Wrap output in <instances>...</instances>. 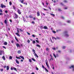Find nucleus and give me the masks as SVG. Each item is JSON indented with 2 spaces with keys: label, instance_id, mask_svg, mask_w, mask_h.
I'll return each instance as SVG.
<instances>
[{
  "label": "nucleus",
  "instance_id": "f257e3e1",
  "mask_svg": "<svg viewBox=\"0 0 74 74\" xmlns=\"http://www.w3.org/2000/svg\"><path fill=\"white\" fill-rule=\"evenodd\" d=\"M17 33H16V34L17 36L18 37H20V35L19 34V28H17Z\"/></svg>",
  "mask_w": 74,
  "mask_h": 74
},
{
  "label": "nucleus",
  "instance_id": "f03ea898",
  "mask_svg": "<svg viewBox=\"0 0 74 74\" xmlns=\"http://www.w3.org/2000/svg\"><path fill=\"white\" fill-rule=\"evenodd\" d=\"M32 51L34 52V56L37 58H38V56L36 53V51L34 49L32 50Z\"/></svg>",
  "mask_w": 74,
  "mask_h": 74
},
{
  "label": "nucleus",
  "instance_id": "7ed1b4c3",
  "mask_svg": "<svg viewBox=\"0 0 74 74\" xmlns=\"http://www.w3.org/2000/svg\"><path fill=\"white\" fill-rule=\"evenodd\" d=\"M67 33H68V32L67 31H65L64 32V33L65 34V36L66 37H69V35L67 34Z\"/></svg>",
  "mask_w": 74,
  "mask_h": 74
},
{
  "label": "nucleus",
  "instance_id": "20e7f679",
  "mask_svg": "<svg viewBox=\"0 0 74 74\" xmlns=\"http://www.w3.org/2000/svg\"><path fill=\"white\" fill-rule=\"evenodd\" d=\"M45 62H46V65L47 66L48 68L49 69V65L48 64V60H45Z\"/></svg>",
  "mask_w": 74,
  "mask_h": 74
},
{
  "label": "nucleus",
  "instance_id": "39448f33",
  "mask_svg": "<svg viewBox=\"0 0 74 74\" xmlns=\"http://www.w3.org/2000/svg\"><path fill=\"white\" fill-rule=\"evenodd\" d=\"M1 7L2 8H5L6 7L5 5H3V4H1Z\"/></svg>",
  "mask_w": 74,
  "mask_h": 74
},
{
  "label": "nucleus",
  "instance_id": "423d86ee",
  "mask_svg": "<svg viewBox=\"0 0 74 74\" xmlns=\"http://www.w3.org/2000/svg\"><path fill=\"white\" fill-rule=\"evenodd\" d=\"M14 14L15 19H17V18H18V15L16 14V13H15Z\"/></svg>",
  "mask_w": 74,
  "mask_h": 74
},
{
  "label": "nucleus",
  "instance_id": "0eeeda50",
  "mask_svg": "<svg viewBox=\"0 0 74 74\" xmlns=\"http://www.w3.org/2000/svg\"><path fill=\"white\" fill-rule=\"evenodd\" d=\"M18 13L19 14H21V11H20V10L19 9H18V10L17 11Z\"/></svg>",
  "mask_w": 74,
  "mask_h": 74
},
{
  "label": "nucleus",
  "instance_id": "6e6552de",
  "mask_svg": "<svg viewBox=\"0 0 74 74\" xmlns=\"http://www.w3.org/2000/svg\"><path fill=\"white\" fill-rule=\"evenodd\" d=\"M2 53H3V54H4V52L3 51H0V55H1Z\"/></svg>",
  "mask_w": 74,
  "mask_h": 74
},
{
  "label": "nucleus",
  "instance_id": "1a4fd4ad",
  "mask_svg": "<svg viewBox=\"0 0 74 74\" xmlns=\"http://www.w3.org/2000/svg\"><path fill=\"white\" fill-rule=\"evenodd\" d=\"M37 15L38 16H40V12L39 11H38L37 12Z\"/></svg>",
  "mask_w": 74,
  "mask_h": 74
},
{
  "label": "nucleus",
  "instance_id": "9d476101",
  "mask_svg": "<svg viewBox=\"0 0 74 74\" xmlns=\"http://www.w3.org/2000/svg\"><path fill=\"white\" fill-rule=\"evenodd\" d=\"M4 22L5 24L7 23V19L6 18V19H5L4 21Z\"/></svg>",
  "mask_w": 74,
  "mask_h": 74
},
{
  "label": "nucleus",
  "instance_id": "9b49d317",
  "mask_svg": "<svg viewBox=\"0 0 74 74\" xmlns=\"http://www.w3.org/2000/svg\"><path fill=\"white\" fill-rule=\"evenodd\" d=\"M70 69L73 68V70L74 71V65H72L70 67Z\"/></svg>",
  "mask_w": 74,
  "mask_h": 74
},
{
  "label": "nucleus",
  "instance_id": "f8f14e48",
  "mask_svg": "<svg viewBox=\"0 0 74 74\" xmlns=\"http://www.w3.org/2000/svg\"><path fill=\"white\" fill-rule=\"evenodd\" d=\"M16 46H17V48H18V47H20V45L18 43H17L16 44Z\"/></svg>",
  "mask_w": 74,
  "mask_h": 74
},
{
  "label": "nucleus",
  "instance_id": "ddd939ff",
  "mask_svg": "<svg viewBox=\"0 0 74 74\" xmlns=\"http://www.w3.org/2000/svg\"><path fill=\"white\" fill-rule=\"evenodd\" d=\"M16 62L17 63V64H19V62L18 61L17 59L16 60Z\"/></svg>",
  "mask_w": 74,
  "mask_h": 74
},
{
  "label": "nucleus",
  "instance_id": "4468645a",
  "mask_svg": "<svg viewBox=\"0 0 74 74\" xmlns=\"http://www.w3.org/2000/svg\"><path fill=\"white\" fill-rule=\"evenodd\" d=\"M19 57H20V58H21V59H23V60H24V59H25L24 57L23 56H20Z\"/></svg>",
  "mask_w": 74,
  "mask_h": 74
},
{
  "label": "nucleus",
  "instance_id": "2eb2a0df",
  "mask_svg": "<svg viewBox=\"0 0 74 74\" xmlns=\"http://www.w3.org/2000/svg\"><path fill=\"white\" fill-rule=\"evenodd\" d=\"M6 70H9V69H10V67H9V66H7V68H6Z\"/></svg>",
  "mask_w": 74,
  "mask_h": 74
},
{
  "label": "nucleus",
  "instance_id": "dca6fc26",
  "mask_svg": "<svg viewBox=\"0 0 74 74\" xmlns=\"http://www.w3.org/2000/svg\"><path fill=\"white\" fill-rule=\"evenodd\" d=\"M44 29H48V27L46 26H45L44 27Z\"/></svg>",
  "mask_w": 74,
  "mask_h": 74
},
{
  "label": "nucleus",
  "instance_id": "f3484780",
  "mask_svg": "<svg viewBox=\"0 0 74 74\" xmlns=\"http://www.w3.org/2000/svg\"><path fill=\"white\" fill-rule=\"evenodd\" d=\"M29 17L30 19H32V18H33V16H32V15H30Z\"/></svg>",
  "mask_w": 74,
  "mask_h": 74
},
{
  "label": "nucleus",
  "instance_id": "a211bd4d",
  "mask_svg": "<svg viewBox=\"0 0 74 74\" xmlns=\"http://www.w3.org/2000/svg\"><path fill=\"white\" fill-rule=\"evenodd\" d=\"M36 47H38L39 48H40L41 46L40 45H36Z\"/></svg>",
  "mask_w": 74,
  "mask_h": 74
},
{
  "label": "nucleus",
  "instance_id": "6ab92c4d",
  "mask_svg": "<svg viewBox=\"0 0 74 74\" xmlns=\"http://www.w3.org/2000/svg\"><path fill=\"white\" fill-rule=\"evenodd\" d=\"M17 53H18L19 54L21 53V51L20 50H18L17 51Z\"/></svg>",
  "mask_w": 74,
  "mask_h": 74
},
{
  "label": "nucleus",
  "instance_id": "aec40b11",
  "mask_svg": "<svg viewBox=\"0 0 74 74\" xmlns=\"http://www.w3.org/2000/svg\"><path fill=\"white\" fill-rule=\"evenodd\" d=\"M4 45H7V42H5L4 43Z\"/></svg>",
  "mask_w": 74,
  "mask_h": 74
},
{
  "label": "nucleus",
  "instance_id": "412c9836",
  "mask_svg": "<svg viewBox=\"0 0 74 74\" xmlns=\"http://www.w3.org/2000/svg\"><path fill=\"white\" fill-rule=\"evenodd\" d=\"M15 39L16 40V41H17V42H19V40H18L17 38H16V37H15Z\"/></svg>",
  "mask_w": 74,
  "mask_h": 74
},
{
  "label": "nucleus",
  "instance_id": "4be33fe9",
  "mask_svg": "<svg viewBox=\"0 0 74 74\" xmlns=\"http://www.w3.org/2000/svg\"><path fill=\"white\" fill-rule=\"evenodd\" d=\"M53 60V59L52 57H51V58L49 60L50 61H51V60Z\"/></svg>",
  "mask_w": 74,
  "mask_h": 74
},
{
  "label": "nucleus",
  "instance_id": "5701e85b",
  "mask_svg": "<svg viewBox=\"0 0 74 74\" xmlns=\"http://www.w3.org/2000/svg\"><path fill=\"white\" fill-rule=\"evenodd\" d=\"M49 49V48H47L46 49V51H48Z\"/></svg>",
  "mask_w": 74,
  "mask_h": 74
},
{
  "label": "nucleus",
  "instance_id": "b1692460",
  "mask_svg": "<svg viewBox=\"0 0 74 74\" xmlns=\"http://www.w3.org/2000/svg\"><path fill=\"white\" fill-rule=\"evenodd\" d=\"M13 69L15 71H17V70H16V69L15 67H13Z\"/></svg>",
  "mask_w": 74,
  "mask_h": 74
},
{
  "label": "nucleus",
  "instance_id": "393cba45",
  "mask_svg": "<svg viewBox=\"0 0 74 74\" xmlns=\"http://www.w3.org/2000/svg\"><path fill=\"white\" fill-rule=\"evenodd\" d=\"M32 43L33 44H34L36 43V41L35 40H33L32 42Z\"/></svg>",
  "mask_w": 74,
  "mask_h": 74
},
{
  "label": "nucleus",
  "instance_id": "a878e982",
  "mask_svg": "<svg viewBox=\"0 0 74 74\" xmlns=\"http://www.w3.org/2000/svg\"><path fill=\"white\" fill-rule=\"evenodd\" d=\"M28 43H30V40H29V39L27 41Z\"/></svg>",
  "mask_w": 74,
  "mask_h": 74
},
{
  "label": "nucleus",
  "instance_id": "bb28decb",
  "mask_svg": "<svg viewBox=\"0 0 74 74\" xmlns=\"http://www.w3.org/2000/svg\"><path fill=\"white\" fill-rule=\"evenodd\" d=\"M2 59H3L5 60V57L4 56H3V57H2Z\"/></svg>",
  "mask_w": 74,
  "mask_h": 74
},
{
  "label": "nucleus",
  "instance_id": "cd10ccee",
  "mask_svg": "<svg viewBox=\"0 0 74 74\" xmlns=\"http://www.w3.org/2000/svg\"><path fill=\"white\" fill-rule=\"evenodd\" d=\"M65 3H67V1L66 0H64L63 1Z\"/></svg>",
  "mask_w": 74,
  "mask_h": 74
},
{
  "label": "nucleus",
  "instance_id": "c85d7f7f",
  "mask_svg": "<svg viewBox=\"0 0 74 74\" xmlns=\"http://www.w3.org/2000/svg\"><path fill=\"white\" fill-rule=\"evenodd\" d=\"M23 21L24 22H26V19H25V18L24 17H23Z\"/></svg>",
  "mask_w": 74,
  "mask_h": 74
},
{
  "label": "nucleus",
  "instance_id": "c756f323",
  "mask_svg": "<svg viewBox=\"0 0 74 74\" xmlns=\"http://www.w3.org/2000/svg\"><path fill=\"white\" fill-rule=\"evenodd\" d=\"M52 32L53 33H56V32L54 30H52Z\"/></svg>",
  "mask_w": 74,
  "mask_h": 74
},
{
  "label": "nucleus",
  "instance_id": "7c9ffc66",
  "mask_svg": "<svg viewBox=\"0 0 74 74\" xmlns=\"http://www.w3.org/2000/svg\"><path fill=\"white\" fill-rule=\"evenodd\" d=\"M31 23L32 24H33V25H34V24H35V22L33 21H32Z\"/></svg>",
  "mask_w": 74,
  "mask_h": 74
},
{
  "label": "nucleus",
  "instance_id": "2f4dec72",
  "mask_svg": "<svg viewBox=\"0 0 74 74\" xmlns=\"http://www.w3.org/2000/svg\"><path fill=\"white\" fill-rule=\"evenodd\" d=\"M9 4L10 5H12V2L11 1L9 2Z\"/></svg>",
  "mask_w": 74,
  "mask_h": 74
},
{
  "label": "nucleus",
  "instance_id": "473e14b6",
  "mask_svg": "<svg viewBox=\"0 0 74 74\" xmlns=\"http://www.w3.org/2000/svg\"><path fill=\"white\" fill-rule=\"evenodd\" d=\"M52 38H53V39H55V40H56V38H55V37H52Z\"/></svg>",
  "mask_w": 74,
  "mask_h": 74
},
{
  "label": "nucleus",
  "instance_id": "72a5a7b5",
  "mask_svg": "<svg viewBox=\"0 0 74 74\" xmlns=\"http://www.w3.org/2000/svg\"><path fill=\"white\" fill-rule=\"evenodd\" d=\"M53 56H54V57H55V58H56V56L55 55V54L53 53Z\"/></svg>",
  "mask_w": 74,
  "mask_h": 74
},
{
  "label": "nucleus",
  "instance_id": "f704fd0d",
  "mask_svg": "<svg viewBox=\"0 0 74 74\" xmlns=\"http://www.w3.org/2000/svg\"><path fill=\"white\" fill-rule=\"evenodd\" d=\"M32 60H33V61H34V62H36V60L33 58H32Z\"/></svg>",
  "mask_w": 74,
  "mask_h": 74
},
{
  "label": "nucleus",
  "instance_id": "c9c22d12",
  "mask_svg": "<svg viewBox=\"0 0 74 74\" xmlns=\"http://www.w3.org/2000/svg\"><path fill=\"white\" fill-rule=\"evenodd\" d=\"M36 41L37 43H39V41L38 40H36Z\"/></svg>",
  "mask_w": 74,
  "mask_h": 74
},
{
  "label": "nucleus",
  "instance_id": "e433bc0d",
  "mask_svg": "<svg viewBox=\"0 0 74 74\" xmlns=\"http://www.w3.org/2000/svg\"><path fill=\"white\" fill-rule=\"evenodd\" d=\"M21 2L22 3H23L24 2V0H22V1H21Z\"/></svg>",
  "mask_w": 74,
  "mask_h": 74
},
{
  "label": "nucleus",
  "instance_id": "4c0bfd02",
  "mask_svg": "<svg viewBox=\"0 0 74 74\" xmlns=\"http://www.w3.org/2000/svg\"><path fill=\"white\" fill-rule=\"evenodd\" d=\"M50 14L51 15H52V16H53V17H54V16H55V15L53 14H52L51 13H50Z\"/></svg>",
  "mask_w": 74,
  "mask_h": 74
},
{
  "label": "nucleus",
  "instance_id": "58836bf2",
  "mask_svg": "<svg viewBox=\"0 0 74 74\" xmlns=\"http://www.w3.org/2000/svg\"><path fill=\"white\" fill-rule=\"evenodd\" d=\"M56 38H57V39H58V40H60V38L58 37H56Z\"/></svg>",
  "mask_w": 74,
  "mask_h": 74
},
{
  "label": "nucleus",
  "instance_id": "ea45409f",
  "mask_svg": "<svg viewBox=\"0 0 74 74\" xmlns=\"http://www.w3.org/2000/svg\"><path fill=\"white\" fill-rule=\"evenodd\" d=\"M45 69L46 71H47V72H48V70H47V68H45Z\"/></svg>",
  "mask_w": 74,
  "mask_h": 74
},
{
  "label": "nucleus",
  "instance_id": "a19ab883",
  "mask_svg": "<svg viewBox=\"0 0 74 74\" xmlns=\"http://www.w3.org/2000/svg\"><path fill=\"white\" fill-rule=\"evenodd\" d=\"M52 49H53V50H54V51H55V50H56V48L55 47L53 48Z\"/></svg>",
  "mask_w": 74,
  "mask_h": 74
},
{
  "label": "nucleus",
  "instance_id": "79ce46f5",
  "mask_svg": "<svg viewBox=\"0 0 74 74\" xmlns=\"http://www.w3.org/2000/svg\"><path fill=\"white\" fill-rule=\"evenodd\" d=\"M16 58L17 59H21L20 57H18L17 56H16Z\"/></svg>",
  "mask_w": 74,
  "mask_h": 74
},
{
  "label": "nucleus",
  "instance_id": "37998d69",
  "mask_svg": "<svg viewBox=\"0 0 74 74\" xmlns=\"http://www.w3.org/2000/svg\"><path fill=\"white\" fill-rule=\"evenodd\" d=\"M29 62H30V63L32 62V60H31V59H29Z\"/></svg>",
  "mask_w": 74,
  "mask_h": 74
},
{
  "label": "nucleus",
  "instance_id": "c03bdc74",
  "mask_svg": "<svg viewBox=\"0 0 74 74\" xmlns=\"http://www.w3.org/2000/svg\"><path fill=\"white\" fill-rule=\"evenodd\" d=\"M9 59H12V57L11 56H10Z\"/></svg>",
  "mask_w": 74,
  "mask_h": 74
},
{
  "label": "nucleus",
  "instance_id": "a18cd8bd",
  "mask_svg": "<svg viewBox=\"0 0 74 74\" xmlns=\"http://www.w3.org/2000/svg\"><path fill=\"white\" fill-rule=\"evenodd\" d=\"M62 49H65L66 48V46H63L62 47Z\"/></svg>",
  "mask_w": 74,
  "mask_h": 74
},
{
  "label": "nucleus",
  "instance_id": "49530a36",
  "mask_svg": "<svg viewBox=\"0 0 74 74\" xmlns=\"http://www.w3.org/2000/svg\"><path fill=\"white\" fill-rule=\"evenodd\" d=\"M45 2H46V4L47 5H48V4H49V3H47V1H46Z\"/></svg>",
  "mask_w": 74,
  "mask_h": 74
},
{
  "label": "nucleus",
  "instance_id": "de8ad7c7",
  "mask_svg": "<svg viewBox=\"0 0 74 74\" xmlns=\"http://www.w3.org/2000/svg\"><path fill=\"white\" fill-rule=\"evenodd\" d=\"M36 70H38L39 69H38V68L37 67H36Z\"/></svg>",
  "mask_w": 74,
  "mask_h": 74
},
{
  "label": "nucleus",
  "instance_id": "09e8293b",
  "mask_svg": "<svg viewBox=\"0 0 74 74\" xmlns=\"http://www.w3.org/2000/svg\"><path fill=\"white\" fill-rule=\"evenodd\" d=\"M3 48H4V49H6V48L5 47V46H2Z\"/></svg>",
  "mask_w": 74,
  "mask_h": 74
},
{
  "label": "nucleus",
  "instance_id": "8fccbe9b",
  "mask_svg": "<svg viewBox=\"0 0 74 74\" xmlns=\"http://www.w3.org/2000/svg\"><path fill=\"white\" fill-rule=\"evenodd\" d=\"M58 11H62V10H61V9H58Z\"/></svg>",
  "mask_w": 74,
  "mask_h": 74
},
{
  "label": "nucleus",
  "instance_id": "3c124183",
  "mask_svg": "<svg viewBox=\"0 0 74 74\" xmlns=\"http://www.w3.org/2000/svg\"><path fill=\"white\" fill-rule=\"evenodd\" d=\"M60 4L62 5H64V4H63V3H61Z\"/></svg>",
  "mask_w": 74,
  "mask_h": 74
},
{
  "label": "nucleus",
  "instance_id": "603ef678",
  "mask_svg": "<svg viewBox=\"0 0 74 74\" xmlns=\"http://www.w3.org/2000/svg\"><path fill=\"white\" fill-rule=\"evenodd\" d=\"M52 66L53 67L52 69H53V70H54V69H55V67H54V66H53V65L52 64Z\"/></svg>",
  "mask_w": 74,
  "mask_h": 74
},
{
  "label": "nucleus",
  "instance_id": "864d4df0",
  "mask_svg": "<svg viewBox=\"0 0 74 74\" xmlns=\"http://www.w3.org/2000/svg\"><path fill=\"white\" fill-rule=\"evenodd\" d=\"M58 52L59 53H61V51L60 50H59L58 51Z\"/></svg>",
  "mask_w": 74,
  "mask_h": 74
},
{
  "label": "nucleus",
  "instance_id": "5fc2aeb1",
  "mask_svg": "<svg viewBox=\"0 0 74 74\" xmlns=\"http://www.w3.org/2000/svg\"><path fill=\"white\" fill-rule=\"evenodd\" d=\"M19 30L20 32H23V30H22V29H20Z\"/></svg>",
  "mask_w": 74,
  "mask_h": 74
},
{
  "label": "nucleus",
  "instance_id": "6e6d98bb",
  "mask_svg": "<svg viewBox=\"0 0 74 74\" xmlns=\"http://www.w3.org/2000/svg\"><path fill=\"white\" fill-rule=\"evenodd\" d=\"M67 23H70V21L69 20L67 21Z\"/></svg>",
  "mask_w": 74,
  "mask_h": 74
},
{
  "label": "nucleus",
  "instance_id": "4d7b16f0",
  "mask_svg": "<svg viewBox=\"0 0 74 74\" xmlns=\"http://www.w3.org/2000/svg\"><path fill=\"white\" fill-rule=\"evenodd\" d=\"M40 28L44 29V27H43L42 26H40Z\"/></svg>",
  "mask_w": 74,
  "mask_h": 74
},
{
  "label": "nucleus",
  "instance_id": "13d9d810",
  "mask_svg": "<svg viewBox=\"0 0 74 74\" xmlns=\"http://www.w3.org/2000/svg\"><path fill=\"white\" fill-rule=\"evenodd\" d=\"M32 37H35V35H34V34H33L32 35Z\"/></svg>",
  "mask_w": 74,
  "mask_h": 74
},
{
  "label": "nucleus",
  "instance_id": "bf43d9fd",
  "mask_svg": "<svg viewBox=\"0 0 74 74\" xmlns=\"http://www.w3.org/2000/svg\"><path fill=\"white\" fill-rule=\"evenodd\" d=\"M61 17L62 19H64V17L63 16H62Z\"/></svg>",
  "mask_w": 74,
  "mask_h": 74
},
{
  "label": "nucleus",
  "instance_id": "052dcab7",
  "mask_svg": "<svg viewBox=\"0 0 74 74\" xmlns=\"http://www.w3.org/2000/svg\"><path fill=\"white\" fill-rule=\"evenodd\" d=\"M27 34H28V35H30V33L27 32Z\"/></svg>",
  "mask_w": 74,
  "mask_h": 74
},
{
  "label": "nucleus",
  "instance_id": "680f3d73",
  "mask_svg": "<svg viewBox=\"0 0 74 74\" xmlns=\"http://www.w3.org/2000/svg\"><path fill=\"white\" fill-rule=\"evenodd\" d=\"M42 67L43 68V69H45V67H44V66L42 65Z\"/></svg>",
  "mask_w": 74,
  "mask_h": 74
},
{
  "label": "nucleus",
  "instance_id": "e2e57ef3",
  "mask_svg": "<svg viewBox=\"0 0 74 74\" xmlns=\"http://www.w3.org/2000/svg\"><path fill=\"white\" fill-rule=\"evenodd\" d=\"M44 11H48V10L46 9L45 8L44 9Z\"/></svg>",
  "mask_w": 74,
  "mask_h": 74
},
{
  "label": "nucleus",
  "instance_id": "0e129e2a",
  "mask_svg": "<svg viewBox=\"0 0 74 74\" xmlns=\"http://www.w3.org/2000/svg\"><path fill=\"white\" fill-rule=\"evenodd\" d=\"M13 8L15 10V6H13Z\"/></svg>",
  "mask_w": 74,
  "mask_h": 74
},
{
  "label": "nucleus",
  "instance_id": "69168bd1",
  "mask_svg": "<svg viewBox=\"0 0 74 74\" xmlns=\"http://www.w3.org/2000/svg\"><path fill=\"white\" fill-rule=\"evenodd\" d=\"M49 10H51V7H49Z\"/></svg>",
  "mask_w": 74,
  "mask_h": 74
},
{
  "label": "nucleus",
  "instance_id": "338daca9",
  "mask_svg": "<svg viewBox=\"0 0 74 74\" xmlns=\"http://www.w3.org/2000/svg\"><path fill=\"white\" fill-rule=\"evenodd\" d=\"M5 13H8V11L7 10H6L5 11Z\"/></svg>",
  "mask_w": 74,
  "mask_h": 74
},
{
  "label": "nucleus",
  "instance_id": "774afa93",
  "mask_svg": "<svg viewBox=\"0 0 74 74\" xmlns=\"http://www.w3.org/2000/svg\"><path fill=\"white\" fill-rule=\"evenodd\" d=\"M33 20H36V18L34 17V18H33Z\"/></svg>",
  "mask_w": 74,
  "mask_h": 74
}]
</instances>
